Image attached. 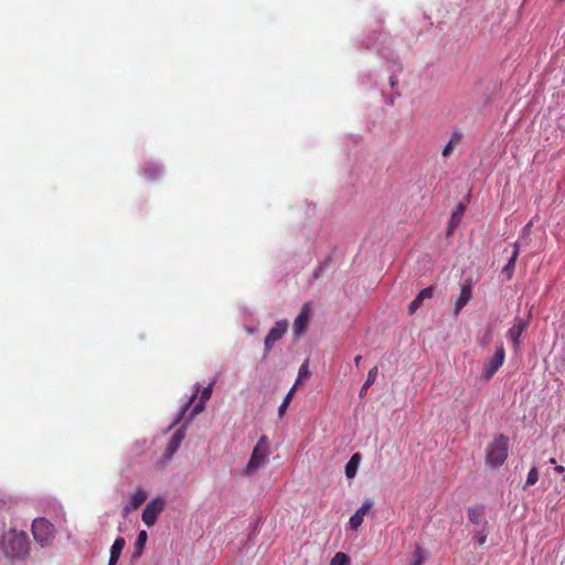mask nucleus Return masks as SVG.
I'll use <instances>...</instances> for the list:
<instances>
[{"mask_svg":"<svg viewBox=\"0 0 565 565\" xmlns=\"http://www.w3.org/2000/svg\"><path fill=\"white\" fill-rule=\"evenodd\" d=\"M525 327L526 322L520 318H516L514 324L509 329V338L514 343V345L519 344L520 337L524 331Z\"/></svg>","mask_w":565,"mask_h":565,"instance_id":"4468645a","label":"nucleus"},{"mask_svg":"<svg viewBox=\"0 0 565 565\" xmlns=\"http://www.w3.org/2000/svg\"><path fill=\"white\" fill-rule=\"evenodd\" d=\"M350 558L347 554L338 552L331 559L330 565H349Z\"/></svg>","mask_w":565,"mask_h":565,"instance_id":"a878e982","label":"nucleus"},{"mask_svg":"<svg viewBox=\"0 0 565 565\" xmlns=\"http://www.w3.org/2000/svg\"><path fill=\"white\" fill-rule=\"evenodd\" d=\"M166 500L157 497L147 503L143 509L141 519L147 526H152L157 522L159 514L164 510Z\"/></svg>","mask_w":565,"mask_h":565,"instance_id":"39448f33","label":"nucleus"},{"mask_svg":"<svg viewBox=\"0 0 565 565\" xmlns=\"http://www.w3.org/2000/svg\"><path fill=\"white\" fill-rule=\"evenodd\" d=\"M373 507L372 499L367 498L363 501L362 505L355 512L358 515H360L362 519H364L365 514L371 510Z\"/></svg>","mask_w":565,"mask_h":565,"instance_id":"bb28decb","label":"nucleus"},{"mask_svg":"<svg viewBox=\"0 0 565 565\" xmlns=\"http://www.w3.org/2000/svg\"><path fill=\"white\" fill-rule=\"evenodd\" d=\"M125 544H126V541L124 537H121V536L117 537L110 547V556L113 558L119 559L121 552L125 547Z\"/></svg>","mask_w":565,"mask_h":565,"instance_id":"aec40b11","label":"nucleus"},{"mask_svg":"<svg viewBox=\"0 0 565 565\" xmlns=\"http://www.w3.org/2000/svg\"><path fill=\"white\" fill-rule=\"evenodd\" d=\"M205 404L206 402L205 401H202L200 399V402L198 404H195V406L193 407L192 412H191V415L190 417L188 418L186 420V424H189L190 422H192V419L200 413H202L205 408Z\"/></svg>","mask_w":565,"mask_h":565,"instance_id":"cd10ccee","label":"nucleus"},{"mask_svg":"<svg viewBox=\"0 0 565 565\" xmlns=\"http://www.w3.org/2000/svg\"><path fill=\"white\" fill-rule=\"evenodd\" d=\"M376 376H377V366H374L369 371L367 379L360 390L359 395L361 397H363L366 394L367 388L375 382Z\"/></svg>","mask_w":565,"mask_h":565,"instance_id":"a211bd4d","label":"nucleus"},{"mask_svg":"<svg viewBox=\"0 0 565 565\" xmlns=\"http://www.w3.org/2000/svg\"><path fill=\"white\" fill-rule=\"evenodd\" d=\"M434 296V287L429 286L422 289L416 298L408 305L409 315H414L423 305L425 300L431 299Z\"/></svg>","mask_w":565,"mask_h":565,"instance_id":"9b49d317","label":"nucleus"},{"mask_svg":"<svg viewBox=\"0 0 565 565\" xmlns=\"http://www.w3.org/2000/svg\"><path fill=\"white\" fill-rule=\"evenodd\" d=\"M32 533L34 540L42 547L51 545L55 537L54 525L44 518H39L33 521Z\"/></svg>","mask_w":565,"mask_h":565,"instance_id":"20e7f679","label":"nucleus"},{"mask_svg":"<svg viewBox=\"0 0 565 565\" xmlns=\"http://www.w3.org/2000/svg\"><path fill=\"white\" fill-rule=\"evenodd\" d=\"M321 270V267L318 268V270L315 273V277L317 278L319 276V271Z\"/></svg>","mask_w":565,"mask_h":565,"instance_id":"4c0bfd02","label":"nucleus"},{"mask_svg":"<svg viewBox=\"0 0 565 565\" xmlns=\"http://www.w3.org/2000/svg\"><path fill=\"white\" fill-rule=\"evenodd\" d=\"M185 426H186V424L183 427L179 428L173 434V436L171 437L170 441L168 443L166 451H164V457L167 458V460H170L173 457L175 451L179 449L182 440L184 439V437H185Z\"/></svg>","mask_w":565,"mask_h":565,"instance_id":"1a4fd4ad","label":"nucleus"},{"mask_svg":"<svg viewBox=\"0 0 565 565\" xmlns=\"http://www.w3.org/2000/svg\"><path fill=\"white\" fill-rule=\"evenodd\" d=\"M555 469L558 472H563L564 471V467L563 466H557Z\"/></svg>","mask_w":565,"mask_h":565,"instance_id":"e433bc0d","label":"nucleus"},{"mask_svg":"<svg viewBox=\"0 0 565 565\" xmlns=\"http://www.w3.org/2000/svg\"><path fill=\"white\" fill-rule=\"evenodd\" d=\"M395 82L394 79L391 77V85L394 86Z\"/></svg>","mask_w":565,"mask_h":565,"instance_id":"58836bf2","label":"nucleus"},{"mask_svg":"<svg viewBox=\"0 0 565 565\" xmlns=\"http://www.w3.org/2000/svg\"><path fill=\"white\" fill-rule=\"evenodd\" d=\"M296 391V385H294L291 387V390L287 393V395L285 396L282 403L280 404L279 408H278V416L281 418L284 417L285 413H286V409L287 407L289 406L290 402H291V398H292V395Z\"/></svg>","mask_w":565,"mask_h":565,"instance_id":"b1692460","label":"nucleus"},{"mask_svg":"<svg viewBox=\"0 0 565 565\" xmlns=\"http://www.w3.org/2000/svg\"><path fill=\"white\" fill-rule=\"evenodd\" d=\"M519 249H520L519 243H515L514 250H513L508 264L503 268V273H507L509 277L511 276L512 270L514 268V265H515V262H516V258L519 255Z\"/></svg>","mask_w":565,"mask_h":565,"instance_id":"5701e85b","label":"nucleus"},{"mask_svg":"<svg viewBox=\"0 0 565 565\" xmlns=\"http://www.w3.org/2000/svg\"><path fill=\"white\" fill-rule=\"evenodd\" d=\"M364 519H362L360 515H358L356 513H354L350 520H349V526L351 530H354L356 531L361 524L363 523Z\"/></svg>","mask_w":565,"mask_h":565,"instance_id":"c756f323","label":"nucleus"},{"mask_svg":"<svg viewBox=\"0 0 565 565\" xmlns=\"http://www.w3.org/2000/svg\"><path fill=\"white\" fill-rule=\"evenodd\" d=\"M505 359V350L503 348V344H500L491 360L484 365L482 379L484 381H489L495 372L502 366Z\"/></svg>","mask_w":565,"mask_h":565,"instance_id":"0eeeda50","label":"nucleus"},{"mask_svg":"<svg viewBox=\"0 0 565 565\" xmlns=\"http://www.w3.org/2000/svg\"><path fill=\"white\" fill-rule=\"evenodd\" d=\"M509 455V438L502 434L493 437L486 449V465L491 469L501 467Z\"/></svg>","mask_w":565,"mask_h":565,"instance_id":"f03ea898","label":"nucleus"},{"mask_svg":"<svg viewBox=\"0 0 565 565\" xmlns=\"http://www.w3.org/2000/svg\"><path fill=\"white\" fill-rule=\"evenodd\" d=\"M465 212V206L460 204L456 211L452 213L449 224H448V235L452 232V230L459 224L460 218Z\"/></svg>","mask_w":565,"mask_h":565,"instance_id":"6ab92c4d","label":"nucleus"},{"mask_svg":"<svg viewBox=\"0 0 565 565\" xmlns=\"http://www.w3.org/2000/svg\"><path fill=\"white\" fill-rule=\"evenodd\" d=\"M530 227H531V223L525 225V227L523 228L524 233H527L530 231Z\"/></svg>","mask_w":565,"mask_h":565,"instance_id":"c9c22d12","label":"nucleus"},{"mask_svg":"<svg viewBox=\"0 0 565 565\" xmlns=\"http://www.w3.org/2000/svg\"><path fill=\"white\" fill-rule=\"evenodd\" d=\"M468 519L471 523L480 526L487 525L486 513L482 507H472L468 509Z\"/></svg>","mask_w":565,"mask_h":565,"instance_id":"ddd939ff","label":"nucleus"},{"mask_svg":"<svg viewBox=\"0 0 565 565\" xmlns=\"http://www.w3.org/2000/svg\"><path fill=\"white\" fill-rule=\"evenodd\" d=\"M488 533L489 532L487 530V525L481 526L479 530L476 531V534L473 536V542L478 545H483L487 541Z\"/></svg>","mask_w":565,"mask_h":565,"instance_id":"393cba45","label":"nucleus"},{"mask_svg":"<svg viewBox=\"0 0 565 565\" xmlns=\"http://www.w3.org/2000/svg\"><path fill=\"white\" fill-rule=\"evenodd\" d=\"M461 140V134L459 132H454L452 136H451V139L448 141V143L444 147L443 149V157H448L452 149H454V146L455 145H458Z\"/></svg>","mask_w":565,"mask_h":565,"instance_id":"412c9836","label":"nucleus"},{"mask_svg":"<svg viewBox=\"0 0 565 565\" xmlns=\"http://www.w3.org/2000/svg\"><path fill=\"white\" fill-rule=\"evenodd\" d=\"M161 172L162 168L157 163H149L143 171L146 178L149 180H154L158 175L161 174Z\"/></svg>","mask_w":565,"mask_h":565,"instance_id":"4be33fe9","label":"nucleus"},{"mask_svg":"<svg viewBox=\"0 0 565 565\" xmlns=\"http://www.w3.org/2000/svg\"><path fill=\"white\" fill-rule=\"evenodd\" d=\"M288 326V321L286 319H282L277 321L275 326L269 330L264 341L265 354H268V352L273 349L274 344L286 334Z\"/></svg>","mask_w":565,"mask_h":565,"instance_id":"423d86ee","label":"nucleus"},{"mask_svg":"<svg viewBox=\"0 0 565 565\" xmlns=\"http://www.w3.org/2000/svg\"><path fill=\"white\" fill-rule=\"evenodd\" d=\"M308 375H309L308 363H307V362H305V363L300 366V369H299V371H298V379H297V381H296V383H295L294 385H296V386H297V385L300 383L301 379H302V377H306V376H308Z\"/></svg>","mask_w":565,"mask_h":565,"instance_id":"473e14b6","label":"nucleus"},{"mask_svg":"<svg viewBox=\"0 0 565 565\" xmlns=\"http://www.w3.org/2000/svg\"><path fill=\"white\" fill-rule=\"evenodd\" d=\"M117 562H118V558H113L111 556H109L108 565H117Z\"/></svg>","mask_w":565,"mask_h":565,"instance_id":"72a5a7b5","label":"nucleus"},{"mask_svg":"<svg viewBox=\"0 0 565 565\" xmlns=\"http://www.w3.org/2000/svg\"><path fill=\"white\" fill-rule=\"evenodd\" d=\"M537 480H539V472H537L536 468H532L527 473L525 487L535 484L537 482Z\"/></svg>","mask_w":565,"mask_h":565,"instance_id":"7c9ffc66","label":"nucleus"},{"mask_svg":"<svg viewBox=\"0 0 565 565\" xmlns=\"http://www.w3.org/2000/svg\"><path fill=\"white\" fill-rule=\"evenodd\" d=\"M472 297L471 285L469 282H465L461 285L460 295L456 300L454 315L457 317L462 308L469 302Z\"/></svg>","mask_w":565,"mask_h":565,"instance_id":"f8f14e48","label":"nucleus"},{"mask_svg":"<svg viewBox=\"0 0 565 565\" xmlns=\"http://www.w3.org/2000/svg\"><path fill=\"white\" fill-rule=\"evenodd\" d=\"M564 479H565V476H564Z\"/></svg>","mask_w":565,"mask_h":565,"instance_id":"ea45409f","label":"nucleus"},{"mask_svg":"<svg viewBox=\"0 0 565 565\" xmlns=\"http://www.w3.org/2000/svg\"><path fill=\"white\" fill-rule=\"evenodd\" d=\"M361 360H362V356H361V355L355 356V359H354V363H355V365H356V366H359V365H360Z\"/></svg>","mask_w":565,"mask_h":565,"instance_id":"f704fd0d","label":"nucleus"},{"mask_svg":"<svg viewBox=\"0 0 565 565\" xmlns=\"http://www.w3.org/2000/svg\"><path fill=\"white\" fill-rule=\"evenodd\" d=\"M148 498V494L141 488L137 489L129 498V502L122 508V513L126 516L131 511L137 510Z\"/></svg>","mask_w":565,"mask_h":565,"instance_id":"9d476101","label":"nucleus"},{"mask_svg":"<svg viewBox=\"0 0 565 565\" xmlns=\"http://www.w3.org/2000/svg\"><path fill=\"white\" fill-rule=\"evenodd\" d=\"M425 559L426 555L424 554V551L420 547H417L414 553L411 565H422L425 562Z\"/></svg>","mask_w":565,"mask_h":565,"instance_id":"c85d7f7f","label":"nucleus"},{"mask_svg":"<svg viewBox=\"0 0 565 565\" xmlns=\"http://www.w3.org/2000/svg\"><path fill=\"white\" fill-rule=\"evenodd\" d=\"M213 385L214 382L210 383L206 387L202 390L200 399L207 402L211 398Z\"/></svg>","mask_w":565,"mask_h":565,"instance_id":"2f4dec72","label":"nucleus"},{"mask_svg":"<svg viewBox=\"0 0 565 565\" xmlns=\"http://www.w3.org/2000/svg\"><path fill=\"white\" fill-rule=\"evenodd\" d=\"M0 545L12 561L24 559L30 553L28 535L23 531L9 530L2 535Z\"/></svg>","mask_w":565,"mask_h":565,"instance_id":"f257e3e1","label":"nucleus"},{"mask_svg":"<svg viewBox=\"0 0 565 565\" xmlns=\"http://www.w3.org/2000/svg\"><path fill=\"white\" fill-rule=\"evenodd\" d=\"M360 461H361V455L360 454L356 452V454L351 456V458L349 459V461L345 465V476H347V478L352 479V478L355 477L358 468H359V465H360Z\"/></svg>","mask_w":565,"mask_h":565,"instance_id":"2eb2a0df","label":"nucleus"},{"mask_svg":"<svg viewBox=\"0 0 565 565\" xmlns=\"http://www.w3.org/2000/svg\"><path fill=\"white\" fill-rule=\"evenodd\" d=\"M269 443L266 436H262L255 445L252 456L246 465L245 473L253 475L263 468L268 461Z\"/></svg>","mask_w":565,"mask_h":565,"instance_id":"7ed1b4c3","label":"nucleus"},{"mask_svg":"<svg viewBox=\"0 0 565 565\" xmlns=\"http://www.w3.org/2000/svg\"><path fill=\"white\" fill-rule=\"evenodd\" d=\"M148 540V534L145 530L139 531L136 543H135V553L134 556L138 557L142 554L143 548L146 546Z\"/></svg>","mask_w":565,"mask_h":565,"instance_id":"f3484780","label":"nucleus"},{"mask_svg":"<svg viewBox=\"0 0 565 565\" xmlns=\"http://www.w3.org/2000/svg\"><path fill=\"white\" fill-rule=\"evenodd\" d=\"M200 391V384L196 383L194 385V392L192 393L191 397L189 398V401L182 406L179 415L177 416V418L173 420V423L171 424L170 426V429L172 427H174L175 425H178L180 423V420L182 419V417L184 416V414L188 412V409L190 408L191 404L194 402V399L196 398L198 396V393Z\"/></svg>","mask_w":565,"mask_h":565,"instance_id":"dca6fc26","label":"nucleus"},{"mask_svg":"<svg viewBox=\"0 0 565 565\" xmlns=\"http://www.w3.org/2000/svg\"><path fill=\"white\" fill-rule=\"evenodd\" d=\"M311 306L309 302H307L302 306L300 312L296 317L292 324V332L296 339H299L305 333L311 319Z\"/></svg>","mask_w":565,"mask_h":565,"instance_id":"6e6552de","label":"nucleus"}]
</instances>
